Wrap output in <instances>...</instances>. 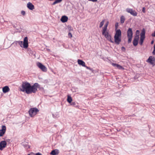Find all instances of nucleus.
<instances>
[{
	"label": "nucleus",
	"instance_id": "nucleus-1",
	"mask_svg": "<svg viewBox=\"0 0 155 155\" xmlns=\"http://www.w3.org/2000/svg\"><path fill=\"white\" fill-rule=\"evenodd\" d=\"M39 87V85L37 83L31 86L29 83L25 82H22L21 88L20 89V90L22 92H25L27 94H30L32 93H36L38 88Z\"/></svg>",
	"mask_w": 155,
	"mask_h": 155
},
{
	"label": "nucleus",
	"instance_id": "nucleus-2",
	"mask_svg": "<svg viewBox=\"0 0 155 155\" xmlns=\"http://www.w3.org/2000/svg\"><path fill=\"white\" fill-rule=\"evenodd\" d=\"M114 38L116 44L119 45L121 42V31L120 29L115 30Z\"/></svg>",
	"mask_w": 155,
	"mask_h": 155
},
{
	"label": "nucleus",
	"instance_id": "nucleus-3",
	"mask_svg": "<svg viewBox=\"0 0 155 155\" xmlns=\"http://www.w3.org/2000/svg\"><path fill=\"white\" fill-rule=\"evenodd\" d=\"M16 42L18 43L20 46L21 47H22L23 45V47L25 48H26L28 47V38L27 37H26L24 38L23 42L22 41H17Z\"/></svg>",
	"mask_w": 155,
	"mask_h": 155
},
{
	"label": "nucleus",
	"instance_id": "nucleus-4",
	"mask_svg": "<svg viewBox=\"0 0 155 155\" xmlns=\"http://www.w3.org/2000/svg\"><path fill=\"white\" fill-rule=\"evenodd\" d=\"M127 37L128 38V43H130L132 40L133 36V31L131 28H129L127 32Z\"/></svg>",
	"mask_w": 155,
	"mask_h": 155
},
{
	"label": "nucleus",
	"instance_id": "nucleus-5",
	"mask_svg": "<svg viewBox=\"0 0 155 155\" xmlns=\"http://www.w3.org/2000/svg\"><path fill=\"white\" fill-rule=\"evenodd\" d=\"M39 111V110L36 108L34 107L31 108L29 111V113L31 117H33Z\"/></svg>",
	"mask_w": 155,
	"mask_h": 155
},
{
	"label": "nucleus",
	"instance_id": "nucleus-6",
	"mask_svg": "<svg viewBox=\"0 0 155 155\" xmlns=\"http://www.w3.org/2000/svg\"><path fill=\"white\" fill-rule=\"evenodd\" d=\"M146 62L154 66L155 65V58L153 56H150L146 61Z\"/></svg>",
	"mask_w": 155,
	"mask_h": 155
},
{
	"label": "nucleus",
	"instance_id": "nucleus-7",
	"mask_svg": "<svg viewBox=\"0 0 155 155\" xmlns=\"http://www.w3.org/2000/svg\"><path fill=\"white\" fill-rule=\"evenodd\" d=\"M102 34L107 40L111 43H114V41L111 39V35L109 34L108 32L105 31L104 33H103V31H102Z\"/></svg>",
	"mask_w": 155,
	"mask_h": 155
},
{
	"label": "nucleus",
	"instance_id": "nucleus-8",
	"mask_svg": "<svg viewBox=\"0 0 155 155\" xmlns=\"http://www.w3.org/2000/svg\"><path fill=\"white\" fill-rule=\"evenodd\" d=\"M37 65L43 71L46 72L47 71V68L41 63L39 62H38L37 63Z\"/></svg>",
	"mask_w": 155,
	"mask_h": 155
},
{
	"label": "nucleus",
	"instance_id": "nucleus-9",
	"mask_svg": "<svg viewBox=\"0 0 155 155\" xmlns=\"http://www.w3.org/2000/svg\"><path fill=\"white\" fill-rule=\"evenodd\" d=\"M126 11L134 16H136L137 14V12L132 9L127 8L126 9Z\"/></svg>",
	"mask_w": 155,
	"mask_h": 155
},
{
	"label": "nucleus",
	"instance_id": "nucleus-10",
	"mask_svg": "<svg viewBox=\"0 0 155 155\" xmlns=\"http://www.w3.org/2000/svg\"><path fill=\"white\" fill-rule=\"evenodd\" d=\"M7 145L5 141H2L0 142V150H2L5 148Z\"/></svg>",
	"mask_w": 155,
	"mask_h": 155
},
{
	"label": "nucleus",
	"instance_id": "nucleus-11",
	"mask_svg": "<svg viewBox=\"0 0 155 155\" xmlns=\"http://www.w3.org/2000/svg\"><path fill=\"white\" fill-rule=\"evenodd\" d=\"M6 129L5 126L3 125L2 127V129L0 130V136H2L5 133Z\"/></svg>",
	"mask_w": 155,
	"mask_h": 155
},
{
	"label": "nucleus",
	"instance_id": "nucleus-12",
	"mask_svg": "<svg viewBox=\"0 0 155 155\" xmlns=\"http://www.w3.org/2000/svg\"><path fill=\"white\" fill-rule=\"evenodd\" d=\"M112 65L114 67L116 68H117L120 70H124V68H123L121 66L119 65V64L112 63Z\"/></svg>",
	"mask_w": 155,
	"mask_h": 155
},
{
	"label": "nucleus",
	"instance_id": "nucleus-13",
	"mask_svg": "<svg viewBox=\"0 0 155 155\" xmlns=\"http://www.w3.org/2000/svg\"><path fill=\"white\" fill-rule=\"evenodd\" d=\"M139 39V38L137 37L134 38L133 41V44L134 46H136L137 45Z\"/></svg>",
	"mask_w": 155,
	"mask_h": 155
},
{
	"label": "nucleus",
	"instance_id": "nucleus-14",
	"mask_svg": "<svg viewBox=\"0 0 155 155\" xmlns=\"http://www.w3.org/2000/svg\"><path fill=\"white\" fill-rule=\"evenodd\" d=\"M27 7L29 9L31 10H33L34 9V5L30 2L28 3Z\"/></svg>",
	"mask_w": 155,
	"mask_h": 155
},
{
	"label": "nucleus",
	"instance_id": "nucleus-15",
	"mask_svg": "<svg viewBox=\"0 0 155 155\" xmlns=\"http://www.w3.org/2000/svg\"><path fill=\"white\" fill-rule=\"evenodd\" d=\"M145 31L144 28L142 29V31L140 34V38L145 39Z\"/></svg>",
	"mask_w": 155,
	"mask_h": 155
},
{
	"label": "nucleus",
	"instance_id": "nucleus-16",
	"mask_svg": "<svg viewBox=\"0 0 155 155\" xmlns=\"http://www.w3.org/2000/svg\"><path fill=\"white\" fill-rule=\"evenodd\" d=\"M68 17L66 16H63L61 18V20L63 23L65 22L68 21Z\"/></svg>",
	"mask_w": 155,
	"mask_h": 155
},
{
	"label": "nucleus",
	"instance_id": "nucleus-17",
	"mask_svg": "<svg viewBox=\"0 0 155 155\" xmlns=\"http://www.w3.org/2000/svg\"><path fill=\"white\" fill-rule=\"evenodd\" d=\"M9 90L10 89L8 86H5L4 87L2 88V91L4 93L8 92Z\"/></svg>",
	"mask_w": 155,
	"mask_h": 155
},
{
	"label": "nucleus",
	"instance_id": "nucleus-18",
	"mask_svg": "<svg viewBox=\"0 0 155 155\" xmlns=\"http://www.w3.org/2000/svg\"><path fill=\"white\" fill-rule=\"evenodd\" d=\"M108 24V21H107L104 25V27L103 28L102 31H103V33H104L106 31Z\"/></svg>",
	"mask_w": 155,
	"mask_h": 155
},
{
	"label": "nucleus",
	"instance_id": "nucleus-19",
	"mask_svg": "<svg viewBox=\"0 0 155 155\" xmlns=\"http://www.w3.org/2000/svg\"><path fill=\"white\" fill-rule=\"evenodd\" d=\"M59 153V150L57 149H55L51 151L50 154L52 155H57Z\"/></svg>",
	"mask_w": 155,
	"mask_h": 155
},
{
	"label": "nucleus",
	"instance_id": "nucleus-20",
	"mask_svg": "<svg viewBox=\"0 0 155 155\" xmlns=\"http://www.w3.org/2000/svg\"><path fill=\"white\" fill-rule=\"evenodd\" d=\"M78 64L80 65H82V66L84 67L85 65V63L82 61V60L80 59H78Z\"/></svg>",
	"mask_w": 155,
	"mask_h": 155
},
{
	"label": "nucleus",
	"instance_id": "nucleus-21",
	"mask_svg": "<svg viewBox=\"0 0 155 155\" xmlns=\"http://www.w3.org/2000/svg\"><path fill=\"white\" fill-rule=\"evenodd\" d=\"M125 20V18L124 17V16H122L120 17V21L121 23L123 24Z\"/></svg>",
	"mask_w": 155,
	"mask_h": 155
},
{
	"label": "nucleus",
	"instance_id": "nucleus-22",
	"mask_svg": "<svg viewBox=\"0 0 155 155\" xmlns=\"http://www.w3.org/2000/svg\"><path fill=\"white\" fill-rule=\"evenodd\" d=\"M67 101L69 103H71L72 101V99L71 97L69 96V95H68V98L67 99Z\"/></svg>",
	"mask_w": 155,
	"mask_h": 155
},
{
	"label": "nucleus",
	"instance_id": "nucleus-23",
	"mask_svg": "<svg viewBox=\"0 0 155 155\" xmlns=\"http://www.w3.org/2000/svg\"><path fill=\"white\" fill-rule=\"evenodd\" d=\"M55 1L52 4V5H54L57 3L61 2L62 0H55Z\"/></svg>",
	"mask_w": 155,
	"mask_h": 155
},
{
	"label": "nucleus",
	"instance_id": "nucleus-24",
	"mask_svg": "<svg viewBox=\"0 0 155 155\" xmlns=\"http://www.w3.org/2000/svg\"><path fill=\"white\" fill-rule=\"evenodd\" d=\"M139 35H140V31L139 30H137L136 31V35H135L134 37H137L138 38H139Z\"/></svg>",
	"mask_w": 155,
	"mask_h": 155
},
{
	"label": "nucleus",
	"instance_id": "nucleus-25",
	"mask_svg": "<svg viewBox=\"0 0 155 155\" xmlns=\"http://www.w3.org/2000/svg\"><path fill=\"white\" fill-rule=\"evenodd\" d=\"M105 21V20L104 19L100 23V25H99V27L100 28H101L103 25H104V22Z\"/></svg>",
	"mask_w": 155,
	"mask_h": 155
},
{
	"label": "nucleus",
	"instance_id": "nucleus-26",
	"mask_svg": "<svg viewBox=\"0 0 155 155\" xmlns=\"http://www.w3.org/2000/svg\"><path fill=\"white\" fill-rule=\"evenodd\" d=\"M24 147L26 149H28L30 148V146L27 144H24V143H23V144Z\"/></svg>",
	"mask_w": 155,
	"mask_h": 155
},
{
	"label": "nucleus",
	"instance_id": "nucleus-27",
	"mask_svg": "<svg viewBox=\"0 0 155 155\" xmlns=\"http://www.w3.org/2000/svg\"><path fill=\"white\" fill-rule=\"evenodd\" d=\"M144 39L143 38H140V41H139V44L140 45H142L143 44V41Z\"/></svg>",
	"mask_w": 155,
	"mask_h": 155
},
{
	"label": "nucleus",
	"instance_id": "nucleus-28",
	"mask_svg": "<svg viewBox=\"0 0 155 155\" xmlns=\"http://www.w3.org/2000/svg\"><path fill=\"white\" fill-rule=\"evenodd\" d=\"M84 67H85L87 69H89V70H90V71H93V69L90 68V67H87L86 65H85V66H84Z\"/></svg>",
	"mask_w": 155,
	"mask_h": 155
},
{
	"label": "nucleus",
	"instance_id": "nucleus-29",
	"mask_svg": "<svg viewBox=\"0 0 155 155\" xmlns=\"http://www.w3.org/2000/svg\"><path fill=\"white\" fill-rule=\"evenodd\" d=\"M68 36H69V37L70 38H71L72 37V34H71V33L70 32H69L68 33Z\"/></svg>",
	"mask_w": 155,
	"mask_h": 155
},
{
	"label": "nucleus",
	"instance_id": "nucleus-30",
	"mask_svg": "<svg viewBox=\"0 0 155 155\" xmlns=\"http://www.w3.org/2000/svg\"><path fill=\"white\" fill-rule=\"evenodd\" d=\"M21 14L23 15H24L25 14V12L24 11H21Z\"/></svg>",
	"mask_w": 155,
	"mask_h": 155
},
{
	"label": "nucleus",
	"instance_id": "nucleus-31",
	"mask_svg": "<svg viewBox=\"0 0 155 155\" xmlns=\"http://www.w3.org/2000/svg\"><path fill=\"white\" fill-rule=\"evenodd\" d=\"M118 23H117V22L115 24V28L116 29H117L118 28Z\"/></svg>",
	"mask_w": 155,
	"mask_h": 155
},
{
	"label": "nucleus",
	"instance_id": "nucleus-32",
	"mask_svg": "<svg viewBox=\"0 0 155 155\" xmlns=\"http://www.w3.org/2000/svg\"><path fill=\"white\" fill-rule=\"evenodd\" d=\"M151 35L153 37H155V31Z\"/></svg>",
	"mask_w": 155,
	"mask_h": 155
},
{
	"label": "nucleus",
	"instance_id": "nucleus-33",
	"mask_svg": "<svg viewBox=\"0 0 155 155\" xmlns=\"http://www.w3.org/2000/svg\"><path fill=\"white\" fill-rule=\"evenodd\" d=\"M142 12H143V13H145L146 11H145V7H143V9H142Z\"/></svg>",
	"mask_w": 155,
	"mask_h": 155
},
{
	"label": "nucleus",
	"instance_id": "nucleus-34",
	"mask_svg": "<svg viewBox=\"0 0 155 155\" xmlns=\"http://www.w3.org/2000/svg\"><path fill=\"white\" fill-rule=\"evenodd\" d=\"M89 1H91L93 2H96L97 1V0H88Z\"/></svg>",
	"mask_w": 155,
	"mask_h": 155
},
{
	"label": "nucleus",
	"instance_id": "nucleus-35",
	"mask_svg": "<svg viewBox=\"0 0 155 155\" xmlns=\"http://www.w3.org/2000/svg\"><path fill=\"white\" fill-rule=\"evenodd\" d=\"M152 54L153 55H155V49H153V51L152 52Z\"/></svg>",
	"mask_w": 155,
	"mask_h": 155
},
{
	"label": "nucleus",
	"instance_id": "nucleus-36",
	"mask_svg": "<svg viewBox=\"0 0 155 155\" xmlns=\"http://www.w3.org/2000/svg\"><path fill=\"white\" fill-rule=\"evenodd\" d=\"M121 50L123 51H124L125 50V48L124 47H122V48H121Z\"/></svg>",
	"mask_w": 155,
	"mask_h": 155
},
{
	"label": "nucleus",
	"instance_id": "nucleus-37",
	"mask_svg": "<svg viewBox=\"0 0 155 155\" xmlns=\"http://www.w3.org/2000/svg\"><path fill=\"white\" fill-rule=\"evenodd\" d=\"M71 105H75V102H72L71 103Z\"/></svg>",
	"mask_w": 155,
	"mask_h": 155
},
{
	"label": "nucleus",
	"instance_id": "nucleus-38",
	"mask_svg": "<svg viewBox=\"0 0 155 155\" xmlns=\"http://www.w3.org/2000/svg\"><path fill=\"white\" fill-rule=\"evenodd\" d=\"M35 155H41V154L40 153H37Z\"/></svg>",
	"mask_w": 155,
	"mask_h": 155
},
{
	"label": "nucleus",
	"instance_id": "nucleus-39",
	"mask_svg": "<svg viewBox=\"0 0 155 155\" xmlns=\"http://www.w3.org/2000/svg\"><path fill=\"white\" fill-rule=\"evenodd\" d=\"M153 41H152L151 42V44H153Z\"/></svg>",
	"mask_w": 155,
	"mask_h": 155
},
{
	"label": "nucleus",
	"instance_id": "nucleus-40",
	"mask_svg": "<svg viewBox=\"0 0 155 155\" xmlns=\"http://www.w3.org/2000/svg\"><path fill=\"white\" fill-rule=\"evenodd\" d=\"M154 49H155V43L154 46Z\"/></svg>",
	"mask_w": 155,
	"mask_h": 155
},
{
	"label": "nucleus",
	"instance_id": "nucleus-41",
	"mask_svg": "<svg viewBox=\"0 0 155 155\" xmlns=\"http://www.w3.org/2000/svg\"><path fill=\"white\" fill-rule=\"evenodd\" d=\"M117 130L118 131H119L120 130H118L117 129Z\"/></svg>",
	"mask_w": 155,
	"mask_h": 155
},
{
	"label": "nucleus",
	"instance_id": "nucleus-42",
	"mask_svg": "<svg viewBox=\"0 0 155 155\" xmlns=\"http://www.w3.org/2000/svg\"><path fill=\"white\" fill-rule=\"evenodd\" d=\"M28 155H30V154H28Z\"/></svg>",
	"mask_w": 155,
	"mask_h": 155
}]
</instances>
